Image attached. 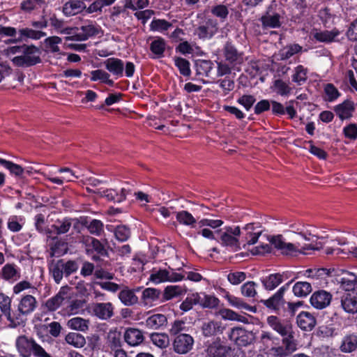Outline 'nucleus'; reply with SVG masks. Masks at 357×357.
I'll list each match as a JSON object with an SVG mask.
<instances>
[{
	"instance_id": "7",
	"label": "nucleus",
	"mask_w": 357,
	"mask_h": 357,
	"mask_svg": "<svg viewBox=\"0 0 357 357\" xmlns=\"http://www.w3.org/2000/svg\"><path fill=\"white\" fill-rule=\"evenodd\" d=\"M337 282L345 291L357 289V275L343 268L333 269Z\"/></svg>"
},
{
	"instance_id": "58",
	"label": "nucleus",
	"mask_w": 357,
	"mask_h": 357,
	"mask_svg": "<svg viewBox=\"0 0 357 357\" xmlns=\"http://www.w3.org/2000/svg\"><path fill=\"white\" fill-rule=\"evenodd\" d=\"M273 86L275 92L282 96H287L292 91L289 84L280 79L274 82Z\"/></svg>"
},
{
	"instance_id": "36",
	"label": "nucleus",
	"mask_w": 357,
	"mask_h": 357,
	"mask_svg": "<svg viewBox=\"0 0 357 357\" xmlns=\"http://www.w3.org/2000/svg\"><path fill=\"white\" fill-rule=\"evenodd\" d=\"M176 219L179 224L190 227V228H194L197 223L196 218L187 211L176 212Z\"/></svg>"
},
{
	"instance_id": "45",
	"label": "nucleus",
	"mask_w": 357,
	"mask_h": 357,
	"mask_svg": "<svg viewBox=\"0 0 357 357\" xmlns=\"http://www.w3.org/2000/svg\"><path fill=\"white\" fill-rule=\"evenodd\" d=\"M307 69L302 65H298L294 68L292 75V81L298 85L303 84L307 79Z\"/></svg>"
},
{
	"instance_id": "30",
	"label": "nucleus",
	"mask_w": 357,
	"mask_h": 357,
	"mask_svg": "<svg viewBox=\"0 0 357 357\" xmlns=\"http://www.w3.org/2000/svg\"><path fill=\"white\" fill-rule=\"evenodd\" d=\"M1 277L3 280L13 282L20 278V272L16 265L6 264L1 269Z\"/></svg>"
},
{
	"instance_id": "56",
	"label": "nucleus",
	"mask_w": 357,
	"mask_h": 357,
	"mask_svg": "<svg viewBox=\"0 0 357 357\" xmlns=\"http://www.w3.org/2000/svg\"><path fill=\"white\" fill-rule=\"evenodd\" d=\"M91 80L96 82L100 80L109 86L114 85V82L109 79V75L102 70H95L91 72Z\"/></svg>"
},
{
	"instance_id": "24",
	"label": "nucleus",
	"mask_w": 357,
	"mask_h": 357,
	"mask_svg": "<svg viewBox=\"0 0 357 357\" xmlns=\"http://www.w3.org/2000/svg\"><path fill=\"white\" fill-rule=\"evenodd\" d=\"M105 68L112 75L121 77L123 75L124 63L117 58H109L104 61Z\"/></svg>"
},
{
	"instance_id": "53",
	"label": "nucleus",
	"mask_w": 357,
	"mask_h": 357,
	"mask_svg": "<svg viewBox=\"0 0 357 357\" xmlns=\"http://www.w3.org/2000/svg\"><path fill=\"white\" fill-rule=\"evenodd\" d=\"M200 298L197 293L189 295L180 305V309L183 312L189 311L195 305L199 303Z\"/></svg>"
},
{
	"instance_id": "10",
	"label": "nucleus",
	"mask_w": 357,
	"mask_h": 357,
	"mask_svg": "<svg viewBox=\"0 0 357 357\" xmlns=\"http://www.w3.org/2000/svg\"><path fill=\"white\" fill-rule=\"evenodd\" d=\"M184 278V275L167 269H160L154 271L150 275V280L155 283H160L163 282H178Z\"/></svg>"
},
{
	"instance_id": "8",
	"label": "nucleus",
	"mask_w": 357,
	"mask_h": 357,
	"mask_svg": "<svg viewBox=\"0 0 357 357\" xmlns=\"http://www.w3.org/2000/svg\"><path fill=\"white\" fill-rule=\"evenodd\" d=\"M86 252L91 255L94 261H99L100 257L107 256L108 252L103 244L98 239L93 237H87L84 240Z\"/></svg>"
},
{
	"instance_id": "12",
	"label": "nucleus",
	"mask_w": 357,
	"mask_h": 357,
	"mask_svg": "<svg viewBox=\"0 0 357 357\" xmlns=\"http://www.w3.org/2000/svg\"><path fill=\"white\" fill-rule=\"evenodd\" d=\"M230 351L231 347L224 344L218 337L208 345L206 354L209 357H227Z\"/></svg>"
},
{
	"instance_id": "43",
	"label": "nucleus",
	"mask_w": 357,
	"mask_h": 357,
	"mask_svg": "<svg viewBox=\"0 0 357 357\" xmlns=\"http://www.w3.org/2000/svg\"><path fill=\"white\" fill-rule=\"evenodd\" d=\"M186 292V289L178 285H170L167 286L163 293V299L165 301H169L172 298L184 294Z\"/></svg>"
},
{
	"instance_id": "23",
	"label": "nucleus",
	"mask_w": 357,
	"mask_h": 357,
	"mask_svg": "<svg viewBox=\"0 0 357 357\" xmlns=\"http://www.w3.org/2000/svg\"><path fill=\"white\" fill-rule=\"evenodd\" d=\"M131 190L122 188L120 192L114 189H106L101 192V196L105 197L108 201L114 203H121L126 198V195L130 193Z\"/></svg>"
},
{
	"instance_id": "38",
	"label": "nucleus",
	"mask_w": 357,
	"mask_h": 357,
	"mask_svg": "<svg viewBox=\"0 0 357 357\" xmlns=\"http://www.w3.org/2000/svg\"><path fill=\"white\" fill-rule=\"evenodd\" d=\"M312 291V285L308 282H297L293 287L294 294L297 297H305Z\"/></svg>"
},
{
	"instance_id": "2",
	"label": "nucleus",
	"mask_w": 357,
	"mask_h": 357,
	"mask_svg": "<svg viewBox=\"0 0 357 357\" xmlns=\"http://www.w3.org/2000/svg\"><path fill=\"white\" fill-rule=\"evenodd\" d=\"M16 347L22 357H30L32 353L36 357H52L35 340L24 335L17 337Z\"/></svg>"
},
{
	"instance_id": "14",
	"label": "nucleus",
	"mask_w": 357,
	"mask_h": 357,
	"mask_svg": "<svg viewBox=\"0 0 357 357\" xmlns=\"http://www.w3.org/2000/svg\"><path fill=\"white\" fill-rule=\"evenodd\" d=\"M114 307L110 302L96 303L92 305V311L95 316L102 320H108L112 318Z\"/></svg>"
},
{
	"instance_id": "9",
	"label": "nucleus",
	"mask_w": 357,
	"mask_h": 357,
	"mask_svg": "<svg viewBox=\"0 0 357 357\" xmlns=\"http://www.w3.org/2000/svg\"><path fill=\"white\" fill-rule=\"evenodd\" d=\"M194 345L193 337L186 333L176 335L173 342L174 351L178 354H186L192 350Z\"/></svg>"
},
{
	"instance_id": "19",
	"label": "nucleus",
	"mask_w": 357,
	"mask_h": 357,
	"mask_svg": "<svg viewBox=\"0 0 357 357\" xmlns=\"http://www.w3.org/2000/svg\"><path fill=\"white\" fill-rule=\"evenodd\" d=\"M68 298L67 289L62 287L54 296L46 301L45 306L48 311L54 312L63 304L65 300Z\"/></svg>"
},
{
	"instance_id": "27",
	"label": "nucleus",
	"mask_w": 357,
	"mask_h": 357,
	"mask_svg": "<svg viewBox=\"0 0 357 357\" xmlns=\"http://www.w3.org/2000/svg\"><path fill=\"white\" fill-rule=\"evenodd\" d=\"M298 326L303 331H311L316 324L314 317L307 312H301L296 318Z\"/></svg>"
},
{
	"instance_id": "60",
	"label": "nucleus",
	"mask_w": 357,
	"mask_h": 357,
	"mask_svg": "<svg viewBox=\"0 0 357 357\" xmlns=\"http://www.w3.org/2000/svg\"><path fill=\"white\" fill-rule=\"evenodd\" d=\"M172 26V24L165 20L154 19L150 24V29L154 31L164 32Z\"/></svg>"
},
{
	"instance_id": "47",
	"label": "nucleus",
	"mask_w": 357,
	"mask_h": 357,
	"mask_svg": "<svg viewBox=\"0 0 357 357\" xmlns=\"http://www.w3.org/2000/svg\"><path fill=\"white\" fill-rule=\"evenodd\" d=\"M0 165L6 169H8L10 172V174L14 175L17 177L22 176L24 173V169L20 165L1 158Z\"/></svg>"
},
{
	"instance_id": "55",
	"label": "nucleus",
	"mask_w": 357,
	"mask_h": 357,
	"mask_svg": "<svg viewBox=\"0 0 357 357\" xmlns=\"http://www.w3.org/2000/svg\"><path fill=\"white\" fill-rule=\"evenodd\" d=\"M302 51V47L298 44L289 45L282 50L280 52V56L282 60H287L294 56V54Z\"/></svg>"
},
{
	"instance_id": "21",
	"label": "nucleus",
	"mask_w": 357,
	"mask_h": 357,
	"mask_svg": "<svg viewBox=\"0 0 357 357\" xmlns=\"http://www.w3.org/2000/svg\"><path fill=\"white\" fill-rule=\"evenodd\" d=\"M125 342L131 347H136L144 340L142 331L135 328H127L123 335Z\"/></svg>"
},
{
	"instance_id": "59",
	"label": "nucleus",
	"mask_w": 357,
	"mask_h": 357,
	"mask_svg": "<svg viewBox=\"0 0 357 357\" xmlns=\"http://www.w3.org/2000/svg\"><path fill=\"white\" fill-rule=\"evenodd\" d=\"M71 225L70 219H63L56 221V223L52 226V228L54 229L56 234H63L69 231Z\"/></svg>"
},
{
	"instance_id": "11",
	"label": "nucleus",
	"mask_w": 357,
	"mask_h": 357,
	"mask_svg": "<svg viewBox=\"0 0 357 357\" xmlns=\"http://www.w3.org/2000/svg\"><path fill=\"white\" fill-rule=\"evenodd\" d=\"M282 16L280 13L272 10L271 7H268L266 13L261 17L260 21L262 27L264 29H277L280 27Z\"/></svg>"
},
{
	"instance_id": "26",
	"label": "nucleus",
	"mask_w": 357,
	"mask_h": 357,
	"mask_svg": "<svg viewBox=\"0 0 357 357\" xmlns=\"http://www.w3.org/2000/svg\"><path fill=\"white\" fill-rule=\"evenodd\" d=\"M225 327L219 321H210L202 326V332L204 337H208L222 333Z\"/></svg>"
},
{
	"instance_id": "42",
	"label": "nucleus",
	"mask_w": 357,
	"mask_h": 357,
	"mask_svg": "<svg viewBox=\"0 0 357 357\" xmlns=\"http://www.w3.org/2000/svg\"><path fill=\"white\" fill-rule=\"evenodd\" d=\"M50 24L59 33L65 35H70L73 33V28L65 26L64 22L57 19L55 16L50 17Z\"/></svg>"
},
{
	"instance_id": "1",
	"label": "nucleus",
	"mask_w": 357,
	"mask_h": 357,
	"mask_svg": "<svg viewBox=\"0 0 357 357\" xmlns=\"http://www.w3.org/2000/svg\"><path fill=\"white\" fill-rule=\"evenodd\" d=\"M270 243L275 249L279 250L281 254L285 255H293L296 253L307 254L306 251L309 250H319L321 248L320 243L312 244L301 245L299 242L289 243L287 242L282 235L273 236L270 239Z\"/></svg>"
},
{
	"instance_id": "33",
	"label": "nucleus",
	"mask_w": 357,
	"mask_h": 357,
	"mask_svg": "<svg viewBox=\"0 0 357 357\" xmlns=\"http://www.w3.org/2000/svg\"><path fill=\"white\" fill-rule=\"evenodd\" d=\"M278 340L279 339L271 333L262 331L258 344H260V349L263 350L271 349L274 345L278 344Z\"/></svg>"
},
{
	"instance_id": "18",
	"label": "nucleus",
	"mask_w": 357,
	"mask_h": 357,
	"mask_svg": "<svg viewBox=\"0 0 357 357\" xmlns=\"http://www.w3.org/2000/svg\"><path fill=\"white\" fill-rule=\"evenodd\" d=\"M218 29L216 20L209 19L196 29L195 33L201 39L211 38L216 33Z\"/></svg>"
},
{
	"instance_id": "31",
	"label": "nucleus",
	"mask_w": 357,
	"mask_h": 357,
	"mask_svg": "<svg viewBox=\"0 0 357 357\" xmlns=\"http://www.w3.org/2000/svg\"><path fill=\"white\" fill-rule=\"evenodd\" d=\"M86 8L84 3L82 1L74 0L66 2L63 7V12L67 16L77 15Z\"/></svg>"
},
{
	"instance_id": "6",
	"label": "nucleus",
	"mask_w": 357,
	"mask_h": 357,
	"mask_svg": "<svg viewBox=\"0 0 357 357\" xmlns=\"http://www.w3.org/2000/svg\"><path fill=\"white\" fill-rule=\"evenodd\" d=\"M229 338L238 347H246L252 344L255 340V335L242 327H236L231 329Z\"/></svg>"
},
{
	"instance_id": "37",
	"label": "nucleus",
	"mask_w": 357,
	"mask_h": 357,
	"mask_svg": "<svg viewBox=\"0 0 357 357\" xmlns=\"http://www.w3.org/2000/svg\"><path fill=\"white\" fill-rule=\"evenodd\" d=\"M167 317L162 314H155L148 317L146 320V325L148 328L158 329L166 324Z\"/></svg>"
},
{
	"instance_id": "3",
	"label": "nucleus",
	"mask_w": 357,
	"mask_h": 357,
	"mask_svg": "<svg viewBox=\"0 0 357 357\" xmlns=\"http://www.w3.org/2000/svg\"><path fill=\"white\" fill-rule=\"evenodd\" d=\"M37 307V301L32 295L24 296L17 306V312L14 313L12 327H16L26 321V317L32 313Z\"/></svg>"
},
{
	"instance_id": "44",
	"label": "nucleus",
	"mask_w": 357,
	"mask_h": 357,
	"mask_svg": "<svg viewBox=\"0 0 357 357\" xmlns=\"http://www.w3.org/2000/svg\"><path fill=\"white\" fill-rule=\"evenodd\" d=\"M196 72L199 75L210 76V73L213 68V63L209 60H199L195 64Z\"/></svg>"
},
{
	"instance_id": "29",
	"label": "nucleus",
	"mask_w": 357,
	"mask_h": 357,
	"mask_svg": "<svg viewBox=\"0 0 357 357\" xmlns=\"http://www.w3.org/2000/svg\"><path fill=\"white\" fill-rule=\"evenodd\" d=\"M312 35L317 41L328 43L335 40V38L340 35V31L335 29L331 31H315Z\"/></svg>"
},
{
	"instance_id": "57",
	"label": "nucleus",
	"mask_w": 357,
	"mask_h": 357,
	"mask_svg": "<svg viewBox=\"0 0 357 357\" xmlns=\"http://www.w3.org/2000/svg\"><path fill=\"white\" fill-rule=\"evenodd\" d=\"M166 43L163 38H158L151 42L150 49L151 52L155 54L158 57L163 56L165 50Z\"/></svg>"
},
{
	"instance_id": "34",
	"label": "nucleus",
	"mask_w": 357,
	"mask_h": 357,
	"mask_svg": "<svg viewBox=\"0 0 357 357\" xmlns=\"http://www.w3.org/2000/svg\"><path fill=\"white\" fill-rule=\"evenodd\" d=\"M357 349V335L348 334L345 335L340 345V350L344 353H351Z\"/></svg>"
},
{
	"instance_id": "20",
	"label": "nucleus",
	"mask_w": 357,
	"mask_h": 357,
	"mask_svg": "<svg viewBox=\"0 0 357 357\" xmlns=\"http://www.w3.org/2000/svg\"><path fill=\"white\" fill-rule=\"evenodd\" d=\"M341 306L343 310L348 312L354 314L357 312V293H344L341 296Z\"/></svg>"
},
{
	"instance_id": "50",
	"label": "nucleus",
	"mask_w": 357,
	"mask_h": 357,
	"mask_svg": "<svg viewBox=\"0 0 357 357\" xmlns=\"http://www.w3.org/2000/svg\"><path fill=\"white\" fill-rule=\"evenodd\" d=\"M66 342L70 345L74 346L77 348H81L86 344V340L84 337L77 333H69L65 338Z\"/></svg>"
},
{
	"instance_id": "16",
	"label": "nucleus",
	"mask_w": 357,
	"mask_h": 357,
	"mask_svg": "<svg viewBox=\"0 0 357 357\" xmlns=\"http://www.w3.org/2000/svg\"><path fill=\"white\" fill-rule=\"evenodd\" d=\"M267 323L269 326L278 333L281 336L289 335L292 331V326L287 321L281 320L275 316H269L267 318Z\"/></svg>"
},
{
	"instance_id": "61",
	"label": "nucleus",
	"mask_w": 357,
	"mask_h": 357,
	"mask_svg": "<svg viewBox=\"0 0 357 357\" xmlns=\"http://www.w3.org/2000/svg\"><path fill=\"white\" fill-rule=\"evenodd\" d=\"M244 229L248 231L246 239L247 243L249 245H254L258 241V238L259 236L261 234V231L253 232V231L255 229V227L254 226L253 223L248 224L245 226Z\"/></svg>"
},
{
	"instance_id": "5",
	"label": "nucleus",
	"mask_w": 357,
	"mask_h": 357,
	"mask_svg": "<svg viewBox=\"0 0 357 357\" xmlns=\"http://www.w3.org/2000/svg\"><path fill=\"white\" fill-rule=\"evenodd\" d=\"M13 64L18 67H29L41 62L40 52L35 46H27L21 55L11 58Z\"/></svg>"
},
{
	"instance_id": "63",
	"label": "nucleus",
	"mask_w": 357,
	"mask_h": 357,
	"mask_svg": "<svg viewBox=\"0 0 357 357\" xmlns=\"http://www.w3.org/2000/svg\"><path fill=\"white\" fill-rule=\"evenodd\" d=\"M80 31L84 36L82 39H88L90 37L96 36L99 33V26L93 23H89L80 27Z\"/></svg>"
},
{
	"instance_id": "13",
	"label": "nucleus",
	"mask_w": 357,
	"mask_h": 357,
	"mask_svg": "<svg viewBox=\"0 0 357 357\" xmlns=\"http://www.w3.org/2000/svg\"><path fill=\"white\" fill-rule=\"evenodd\" d=\"M222 51L225 61L229 64L235 66L243 62V53L238 52L231 42L227 41L225 44Z\"/></svg>"
},
{
	"instance_id": "51",
	"label": "nucleus",
	"mask_w": 357,
	"mask_h": 357,
	"mask_svg": "<svg viewBox=\"0 0 357 357\" xmlns=\"http://www.w3.org/2000/svg\"><path fill=\"white\" fill-rule=\"evenodd\" d=\"M150 338L153 344L161 349L167 347L169 344V336L165 333H153Z\"/></svg>"
},
{
	"instance_id": "49",
	"label": "nucleus",
	"mask_w": 357,
	"mask_h": 357,
	"mask_svg": "<svg viewBox=\"0 0 357 357\" xmlns=\"http://www.w3.org/2000/svg\"><path fill=\"white\" fill-rule=\"evenodd\" d=\"M68 250V244L65 241L57 240L52 243L50 248L51 257H61L66 254Z\"/></svg>"
},
{
	"instance_id": "48",
	"label": "nucleus",
	"mask_w": 357,
	"mask_h": 357,
	"mask_svg": "<svg viewBox=\"0 0 357 357\" xmlns=\"http://www.w3.org/2000/svg\"><path fill=\"white\" fill-rule=\"evenodd\" d=\"M19 33L18 40H23L26 38L38 40L46 36V33L43 31H36L29 28L20 29Z\"/></svg>"
},
{
	"instance_id": "28",
	"label": "nucleus",
	"mask_w": 357,
	"mask_h": 357,
	"mask_svg": "<svg viewBox=\"0 0 357 357\" xmlns=\"http://www.w3.org/2000/svg\"><path fill=\"white\" fill-rule=\"evenodd\" d=\"M287 274L283 273L271 274L268 276L261 279V282L264 288L267 290H273L282 282L284 278H287Z\"/></svg>"
},
{
	"instance_id": "4",
	"label": "nucleus",
	"mask_w": 357,
	"mask_h": 357,
	"mask_svg": "<svg viewBox=\"0 0 357 357\" xmlns=\"http://www.w3.org/2000/svg\"><path fill=\"white\" fill-rule=\"evenodd\" d=\"M219 236V241L222 245L230 248L233 251L241 249L238 237L241 235L239 227H225L222 229L215 231Z\"/></svg>"
},
{
	"instance_id": "62",
	"label": "nucleus",
	"mask_w": 357,
	"mask_h": 357,
	"mask_svg": "<svg viewBox=\"0 0 357 357\" xmlns=\"http://www.w3.org/2000/svg\"><path fill=\"white\" fill-rule=\"evenodd\" d=\"M24 224L23 218L18 216H11L8 220V228L13 232L20 231Z\"/></svg>"
},
{
	"instance_id": "15",
	"label": "nucleus",
	"mask_w": 357,
	"mask_h": 357,
	"mask_svg": "<svg viewBox=\"0 0 357 357\" xmlns=\"http://www.w3.org/2000/svg\"><path fill=\"white\" fill-rule=\"evenodd\" d=\"M332 300V295L325 290H319L312 294L310 297L311 305L319 310L326 308Z\"/></svg>"
},
{
	"instance_id": "22",
	"label": "nucleus",
	"mask_w": 357,
	"mask_h": 357,
	"mask_svg": "<svg viewBox=\"0 0 357 357\" xmlns=\"http://www.w3.org/2000/svg\"><path fill=\"white\" fill-rule=\"evenodd\" d=\"M139 287L131 289L128 287H124L119 293L118 297L124 305L132 306L138 303L139 299L135 295V291H139Z\"/></svg>"
},
{
	"instance_id": "25",
	"label": "nucleus",
	"mask_w": 357,
	"mask_h": 357,
	"mask_svg": "<svg viewBox=\"0 0 357 357\" xmlns=\"http://www.w3.org/2000/svg\"><path fill=\"white\" fill-rule=\"evenodd\" d=\"M354 109V104L349 100H346L334 107L335 112L341 120L351 118Z\"/></svg>"
},
{
	"instance_id": "17",
	"label": "nucleus",
	"mask_w": 357,
	"mask_h": 357,
	"mask_svg": "<svg viewBox=\"0 0 357 357\" xmlns=\"http://www.w3.org/2000/svg\"><path fill=\"white\" fill-rule=\"evenodd\" d=\"M292 282L293 280L280 287L279 290L270 298L262 301L263 303L268 308L278 310L284 303V293Z\"/></svg>"
},
{
	"instance_id": "64",
	"label": "nucleus",
	"mask_w": 357,
	"mask_h": 357,
	"mask_svg": "<svg viewBox=\"0 0 357 357\" xmlns=\"http://www.w3.org/2000/svg\"><path fill=\"white\" fill-rule=\"evenodd\" d=\"M61 43V38L58 36L48 37L45 40V45L47 51L51 52H58L60 49L58 44Z\"/></svg>"
},
{
	"instance_id": "46",
	"label": "nucleus",
	"mask_w": 357,
	"mask_h": 357,
	"mask_svg": "<svg viewBox=\"0 0 357 357\" xmlns=\"http://www.w3.org/2000/svg\"><path fill=\"white\" fill-rule=\"evenodd\" d=\"M174 65L178 68L180 73L184 77H190L191 75L190 62L182 57H174Z\"/></svg>"
},
{
	"instance_id": "41",
	"label": "nucleus",
	"mask_w": 357,
	"mask_h": 357,
	"mask_svg": "<svg viewBox=\"0 0 357 357\" xmlns=\"http://www.w3.org/2000/svg\"><path fill=\"white\" fill-rule=\"evenodd\" d=\"M160 294L161 291L159 289L146 288L142 291V301L144 305H149L157 301L159 298Z\"/></svg>"
},
{
	"instance_id": "32",
	"label": "nucleus",
	"mask_w": 357,
	"mask_h": 357,
	"mask_svg": "<svg viewBox=\"0 0 357 357\" xmlns=\"http://www.w3.org/2000/svg\"><path fill=\"white\" fill-rule=\"evenodd\" d=\"M106 344L112 349H118L122 346L121 334L116 328L111 329L107 334Z\"/></svg>"
},
{
	"instance_id": "54",
	"label": "nucleus",
	"mask_w": 357,
	"mask_h": 357,
	"mask_svg": "<svg viewBox=\"0 0 357 357\" xmlns=\"http://www.w3.org/2000/svg\"><path fill=\"white\" fill-rule=\"evenodd\" d=\"M324 100L328 102H333L340 96L338 89L333 84H326L324 88Z\"/></svg>"
},
{
	"instance_id": "40",
	"label": "nucleus",
	"mask_w": 357,
	"mask_h": 357,
	"mask_svg": "<svg viewBox=\"0 0 357 357\" xmlns=\"http://www.w3.org/2000/svg\"><path fill=\"white\" fill-rule=\"evenodd\" d=\"M89 320L77 317L69 319L67 326L73 330L85 332L89 329Z\"/></svg>"
},
{
	"instance_id": "39",
	"label": "nucleus",
	"mask_w": 357,
	"mask_h": 357,
	"mask_svg": "<svg viewBox=\"0 0 357 357\" xmlns=\"http://www.w3.org/2000/svg\"><path fill=\"white\" fill-rule=\"evenodd\" d=\"M10 298L3 293L0 294V309L6 317L7 319L10 322L12 326V319L14 317V313H10Z\"/></svg>"
},
{
	"instance_id": "52",
	"label": "nucleus",
	"mask_w": 357,
	"mask_h": 357,
	"mask_svg": "<svg viewBox=\"0 0 357 357\" xmlns=\"http://www.w3.org/2000/svg\"><path fill=\"white\" fill-rule=\"evenodd\" d=\"M282 337H283L282 342L285 350H287L289 354L295 351L297 349V344L294 338V332L293 330L290 331L289 335H286Z\"/></svg>"
},
{
	"instance_id": "35",
	"label": "nucleus",
	"mask_w": 357,
	"mask_h": 357,
	"mask_svg": "<svg viewBox=\"0 0 357 357\" xmlns=\"http://www.w3.org/2000/svg\"><path fill=\"white\" fill-rule=\"evenodd\" d=\"M47 4L43 0H24L20 3L21 9L26 12L30 13L32 10L41 8L45 12Z\"/></svg>"
}]
</instances>
